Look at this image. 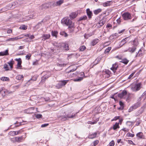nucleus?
<instances>
[{"label": "nucleus", "instance_id": "nucleus-2", "mask_svg": "<svg viewBox=\"0 0 146 146\" xmlns=\"http://www.w3.org/2000/svg\"><path fill=\"white\" fill-rule=\"evenodd\" d=\"M14 63V61L13 59H12L10 61L7 62L8 64L10 66V67H9L8 65L7 64L5 63L3 65L4 69L6 71L11 70L13 68V65Z\"/></svg>", "mask_w": 146, "mask_h": 146}, {"label": "nucleus", "instance_id": "nucleus-38", "mask_svg": "<svg viewBox=\"0 0 146 146\" xmlns=\"http://www.w3.org/2000/svg\"><path fill=\"white\" fill-rule=\"evenodd\" d=\"M87 17L86 15H84L82 17H80L79 19V21H81L82 20H85L87 19Z\"/></svg>", "mask_w": 146, "mask_h": 146}, {"label": "nucleus", "instance_id": "nucleus-33", "mask_svg": "<svg viewBox=\"0 0 146 146\" xmlns=\"http://www.w3.org/2000/svg\"><path fill=\"white\" fill-rule=\"evenodd\" d=\"M1 80L3 81H9V78L8 77H2L1 78Z\"/></svg>", "mask_w": 146, "mask_h": 146}, {"label": "nucleus", "instance_id": "nucleus-8", "mask_svg": "<svg viewBox=\"0 0 146 146\" xmlns=\"http://www.w3.org/2000/svg\"><path fill=\"white\" fill-rule=\"evenodd\" d=\"M63 3V0H59L56 2H50V4L52 5V7H54L55 6L60 5Z\"/></svg>", "mask_w": 146, "mask_h": 146}, {"label": "nucleus", "instance_id": "nucleus-34", "mask_svg": "<svg viewBox=\"0 0 146 146\" xmlns=\"http://www.w3.org/2000/svg\"><path fill=\"white\" fill-rule=\"evenodd\" d=\"M23 78V75H18L16 76V79L19 80H22Z\"/></svg>", "mask_w": 146, "mask_h": 146}, {"label": "nucleus", "instance_id": "nucleus-26", "mask_svg": "<svg viewBox=\"0 0 146 146\" xmlns=\"http://www.w3.org/2000/svg\"><path fill=\"white\" fill-rule=\"evenodd\" d=\"M99 41V40L97 38H95L91 42V44L94 46L96 45Z\"/></svg>", "mask_w": 146, "mask_h": 146}, {"label": "nucleus", "instance_id": "nucleus-35", "mask_svg": "<svg viewBox=\"0 0 146 146\" xmlns=\"http://www.w3.org/2000/svg\"><path fill=\"white\" fill-rule=\"evenodd\" d=\"M102 11V9H99L97 10H96L94 11V13L95 15H97L99 13Z\"/></svg>", "mask_w": 146, "mask_h": 146}, {"label": "nucleus", "instance_id": "nucleus-18", "mask_svg": "<svg viewBox=\"0 0 146 146\" xmlns=\"http://www.w3.org/2000/svg\"><path fill=\"white\" fill-rule=\"evenodd\" d=\"M118 65L117 63L113 64L112 65V66L111 68V69L112 70L114 73H115L118 67Z\"/></svg>", "mask_w": 146, "mask_h": 146}, {"label": "nucleus", "instance_id": "nucleus-60", "mask_svg": "<svg viewBox=\"0 0 146 146\" xmlns=\"http://www.w3.org/2000/svg\"><path fill=\"white\" fill-rule=\"evenodd\" d=\"M76 68H74L73 69H72L69 70L68 72H66V73H69L70 72H73L74 71H75L76 70Z\"/></svg>", "mask_w": 146, "mask_h": 146}, {"label": "nucleus", "instance_id": "nucleus-47", "mask_svg": "<svg viewBox=\"0 0 146 146\" xmlns=\"http://www.w3.org/2000/svg\"><path fill=\"white\" fill-rule=\"evenodd\" d=\"M127 135L128 137H133L134 136V134L130 133H127Z\"/></svg>", "mask_w": 146, "mask_h": 146}, {"label": "nucleus", "instance_id": "nucleus-55", "mask_svg": "<svg viewBox=\"0 0 146 146\" xmlns=\"http://www.w3.org/2000/svg\"><path fill=\"white\" fill-rule=\"evenodd\" d=\"M23 132V131H22L21 130H20L19 131H16V135H17L19 134H21Z\"/></svg>", "mask_w": 146, "mask_h": 146}, {"label": "nucleus", "instance_id": "nucleus-20", "mask_svg": "<svg viewBox=\"0 0 146 146\" xmlns=\"http://www.w3.org/2000/svg\"><path fill=\"white\" fill-rule=\"evenodd\" d=\"M86 13L87 15L88 16V18L90 19H91L92 15V13L91 11L89 9H86Z\"/></svg>", "mask_w": 146, "mask_h": 146}, {"label": "nucleus", "instance_id": "nucleus-11", "mask_svg": "<svg viewBox=\"0 0 146 146\" xmlns=\"http://www.w3.org/2000/svg\"><path fill=\"white\" fill-rule=\"evenodd\" d=\"M25 137L24 138L23 136L21 137H15L14 138L15 140V141L18 142H20L24 141Z\"/></svg>", "mask_w": 146, "mask_h": 146}, {"label": "nucleus", "instance_id": "nucleus-44", "mask_svg": "<svg viewBox=\"0 0 146 146\" xmlns=\"http://www.w3.org/2000/svg\"><path fill=\"white\" fill-rule=\"evenodd\" d=\"M144 111V109L143 108L141 107V108L139 110L138 112V113L139 114H141Z\"/></svg>", "mask_w": 146, "mask_h": 146}, {"label": "nucleus", "instance_id": "nucleus-14", "mask_svg": "<svg viewBox=\"0 0 146 146\" xmlns=\"http://www.w3.org/2000/svg\"><path fill=\"white\" fill-rule=\"evenodd\" d=\"M22 3L21 1H18L12 3L11 5L12 6H14V7H15L20 5Z\"/></svg>", "mask_w": 146, "mask_h": 146}, {"label": "nucleus", "instance_id": "nucleus-53", "mask_svg": "<svg viewBox=\"0 0 146 146\" xmlns=\"http://www.w3.org/2000/svg\"><path fill=\"white\" fill-rule=\"evenodd\" d=\"M14 124L15 125V127H17L21 125V123H19L17 121L16 123H14Z\"/></svg>", "mask_w": 146, "mask_h": 146}, {"label": "nucleus", "instance_id": "nucleus-30", "mask_svg": "<svg viewBox=\"0 0 146 146\" xmlns=\"http://www.w3.org/2000/svg\"><path fill=\"white\" fill-rule=\"evenodd\" d=\"M63 86L62 84V82L60 81L56 86V87L58 88H60Z\"/></svg>", "mask_w": 146, "mask_h": 146}, {"label": "nucleus", "instance_id": "nucleus-39", "mask_svg": "<svg viewBox=\"0 0 146 146\" xmlns=\"http://www.w3.org/2000/svg\"><path fill=\"white\" fill-rule=\"evenodd\" d=\"M130 94L129 93H127V96L126 99H125L127 102H129V99L130 98Z\"/></svg>", "mask_w": 146, "mask_h": 146}, {"label": "nucleus", "instance_id": "nucleus-57", "mask_svg": "<svg viewBox=\"0 0 146 146\" xmlns=\"http://www.w3.org/2000/svg\"><path fill=\"white\" fill-rule=\"evenodd\" d=\"M97 122L96 121H94V122H92L91 121H89L88 122V124H94L96 123Z\"/></svg>", "mask_w": 146, "mask_h": 146}, {"label": "nucleus", "instance_id": "nucleus-43", "mask_svg": "<svg viewBox=\"0 0 146 146\" xmlns=\"http://www.w3.org/2000/svg\"><path fill=\"white\" fill-rule=\"evenodd\" d=\"M111 49V47H108L104 51V53H108L110 51V50Z\"/></svg>", "mask_w": 146, "mask_h": 146}, {"label": "nucleus", "instance_id": "nucleus-15", "mask_svg": "<svg viewBox=\"0 0 146 146\" xmlns=\"http://www.w3.org/2000/svg\"><path fill=\"white\" fill-rule=\"evenodd\" d=\"M15 60L18 62L17 64V68H20L22 67V60L21 58H16Z\"/></svg>", "mask_w": 146, "mask_h": 146}, {"label": "nucleus", "instance_id": "nucleus-13", "mask_svg": "<svg viewBox=\"0 0 146 146\" xmlns=\"http://www.w3.org/2000/svg\"><path fill=\"white\" fill-rule=\"evenodd\" d=\"M47 74L42 77V81H44L45 80L49 77L51 75V73L49 72H46Z\"/></svg>", "mask_w": 146, "mask_h": 146}, {"label": "nucleus", "instance_id": "nucleus-21", "mask_svg": "<svg viewBox=\"0 0 146 146\" xmlns=\"http://www.w3.org/2000/svg\"><path fill=\"white\" fill-rule=\"evenodd\" d=\"M50 36V34H43L41 38L42 40H45L49 38Z\"/></svg>", "mask_w": 146, "mask_h": 146}, {"label": "nucleus", "instance_id": "nucleus-50", "mask_svg": "<svg viewBox=\"0 0 146 146\" xmlns=\"http://www.w3.org/2000/svg\"><path fill=\"white\" fill-rule=\"evenodd\" d=\"M92 35L89 34H85L84 35V36L85 38H88L89 37L91 36Z\"/></svg>", "mask_w": 146, "mask_h": 146}, {"label": "nucleus", "instance_id": "nucleus-6", "mask_svg": "<svg viewBox=\"0 0 146 146\" xmlns=\"http://www.w3.org/2000/svg\"><path fill=\"white\" fill-rule=\"evenodd\" d=\"M141 103L140 102H138L135 103L133 106L131 107L128 110V112H130L136 109L140 106Z\"/></svg>", "mask_w": 146, "mask_h": 146}, {"label": "nucleus", "instance_id": "nucleus-3", "mask_svg": "<svg viewBox=\"0 0 146 146\" xmlns=\"http://www.w3.org/2000/svg\"><path fill=\"white\" fill-rule=\"evenodd\" d=\"M142 87L141 83H139L135 84L132 85L131 88V90L133 91H137L139 90Z\"/></svg>", "mask_w": 146, "mask_h": 146}, {"label": "nucleus", "instance_id": "nucleus-36", "mask_svg": "<svg viewBox=\"0 0 146 146\" xmlns=\"http://www.w3.org/2000/svg\"><path fill=\"white\" fill-rule=\"evenodd\" d=\"M137 136L140 138H143V133L142 132H139L136 135Z\"/></svg>", "mask_w": 146, "mask_h": 146}, {"label": "nucleus", "instance_id": "nucleus-59", "mask_svg": "<svg viewBox=\"0 0 146 146\" xmlns=\"http://www.w3.org/2000/svg\"><path fill=\"white\" fill-rule=\"evenodd\" d=\"M126 43V42L125 41V40H122L121 42V46L124 44Z\"/></svg>", "mask_w": 146, "mask_h": 146}, {"label": "nucleus", "instance_id": "nucleus-22", "mask_svg": "<svg viewBox=\"0 0 146 146\" xmlns=\"http://www.w3.org/2000/svg\"><path fill=\"white\" fill-rule=\"evenodd\" d=\"M98 133L97 132L90 134L88 136V138L89 139H93L96 137V135Z\"/></svg>", "mask_w": 146, "mask_h": 146}, {"label": "nucleus", "instance_id": "nucleus-12", "mask_svg": "<svg viewBox=\"0 0 146 146\" xmlns=\"http://www.w3.org/2000/svg\"><path fill=\"white\" fill-rule=\"evenodd\" d=\"M106 23V21L104 19H102L99 23L96 24V26L98 28H100L102 26Z\"/></svg>", "mask_w": 146, "mask_h": 146}, {"label": "nucleus", "instance_id": "nucleus-63", "mask_svg": "<svg viewBox=\"0 0 146 146\" xmlns=\"http://www.w3.org/2000/svg\"><path fill=\"white\" fill-rule=\"evenodd\" d=\"M57 65L58 66H59L60 67H62L64 65V64H60L58 63L57 64Z\"/></svg>", "mask_w": 146, "mask_h": 146}, {"label": "nucleus", "instance_id": "nucleus-17", "mask_svg": "<svg viewBox=\"0 0 146 146\" xmlns=\"http://www.w3.org/2000/svg\"><path fill=\"white\" fill-rule=\"evenodd\" d=\"M8 93V91L6 90L3 89H2L1 90H0V94L3 97L5 96Z\"/></svg>", "mask_w": 146, "mask_h": 146}, {"label": "nucleus", "instance_id": "nucleus-49", "mask_svg": "<svg viewBox=\"0 0 146 146\" xmlns=\"http://www.w3.org/2000/svg\"><path fill=\"white\" fill-rule=\"evenodd\" d=\"M36 117L38 119H39L42 118V115L40 114H38L35 115Z\"/></svg>", "mask_w": 146, "mask_h": 146}, {"label": "nucleus", "instance_id": "nucleus-31", "mask_svg": "<svg viewBox=\"0 0 146 146\" xmlns=\"http://www.w3.org/2000/svg\"><path fill=\"white\" fill-rule=\"evenodd\" d=\"M119 123H116L113 126V129L115 130L117 128H119Z\"/></svg>", "mask_w": 146, "mask_h": 146}, {"label": "nucleus", "instance_id": "nucleus-10", "mask_svg": "<svg viewBox=\"0 0 146 146\" xmlns=\"http://www.w3.org/2000/svg\"><path fill=\"white\" fill-rule=\"evenodd\" d=\"M76 114H72L71 116L69 115H67L66 116H62L61 117V119L62 121H66L68 119V118H72L75 116Z\"/></svg>", "mask_w": 146, "mask_h": 146}, {"label": "nucleus", "instance_id": "nucleus-5", "mask_svg": "<svg viewBox=\"0 0 146 146\" xmlns=\"http://www.w3.org/2000/svg\"><path fill=\"white\" fill-rule=\"evenodd\" d=\"M122 17L125 20H127L131 19V16L130 13L127 12L124 13L122 15Z\"/></svg>", "mask_w": 146, "mask_h": 146}, {"label": "nucleus", "instance_id": "nucleus-16", "mask_svg": "<svg viewBox=\"0 0 146 146\" xmlns=\"http://www.w3.org/2000/svg\"><path fill=\"white\" fill-rule=\"evenodd\" d=\"M22 36V35H21L20 36H18L15 37L10 38L8 40L13 41H15L18 39L22 38L23 37Z\"/></svg>", "mask_w": 146, "mask_h": 146}, {"label": "nucleus", "instance_id": "nucleus-45", "mask_svg": "<svg viewBox=\"0 0 146 146\" xmlns=\"http://www.w3.org/2000/svg\"><path fill=\"white\" fill-rule=\"evenodd\" d=\"M58 33L57 31H52V35L53 36L56 37Z\"/></svg>", "mask_w": 146, "mask_h": 146}, {"label": "nucleus", "instance_id": "nucleus-32", "mask_svg": "<svg viewBox=\"0 0 146 146\" xmlns=\"http://www.w3.org/2000/svg\"><path fill=\"white\" fill-rule=\"evenodd\" d=\"M63 46L65 50H69V46L67 44H64V45Z\"/></svg>", "mask_w": 146, "mask_h": 146}, {"label": "nucleus", "instance_id": "nucleus-51", "mask_svg": "<svg viewBox=\"0 0 146 146\" xmlns=\"http://www.w3.org/2000/svg\"><path fill=\"white\" fill-rule=\"evenodd\" d=\"M119 104L121 106V108L122 109H123L124 108V104L121 101H120L119 102Z\"/></svg>", "mask_w": 146, "mask_h": 146}, {"label": "nucleus", "instance_id": "nucleus-1", "mask_svg": "<svg viewBox=\"0 0 146 146\" xmlns=\"http://www.w3.org/2000/svg\"><path fill=\"white\" fill-rule=\"evenodd\" d=\"M62 23H64L67 26H69V27H73L74 26V24L72 23V21L68 17H65L61 20Z\"/></svg>", "mask_w": 146, "mask_h": 146}, {"label": "nucleus", "instance_id": "nucleus-23", "mask_svg": "<svg viewBox=\"0 0 146 146\" xmlns=\"http://www.w3.org/2000/svg\"><path fill=\"white\" fill-rule=\"evenodd\" d=\"M77 14L75 12H72L70 15V19H73L75 18L76 17Z\"/></svg>", "mask_w": 146, "mask_h": 146}, {"label": "nucleus", "instance_id": "nucleus-61", "mask_svg": "<svg viewBox=\"0 0 146 146\" xmlns=\"http://www.w3.org/2000/svg\"><path fill=\"white\" fill-rule=\"evenodd\" d=\"M48 125V123H45V124H44L42 125L41 126V127H46Z\"/></svg>", "mask_w": 146, "mask_h": 146}, {"label": "nucleus", "instance_id": "nucleus-27", "mask_svg": "<svg viewBox=\"0 0 146 146\" xmlns=\"http://www.w3.org/2000/svg\"><path fill=\"white\" fill-rule=\"evenodd\" d=\"M143 52L140 49L136 55L135 57H138L142 56L143 55Z\"/></svg>", "mask_w": 146, "mask_h": 146}, {"label": "nucleus", "instance_id": "nucleus-48", "mask_svg": "<svg viewBox=\"0 0 146 146\" xmlns=\"http://www.w3.org/2000/svg\"><path fill=\"white\" fill-rule=\"evenodd\" d=\"M83 78H82L80 77L78 78L75 79L74 81L76 82H79L82 80Z\"/></svg>", "mask_w": 146, "mask_h": 146}, {"label": "nucleus", "instance_id": "nucleus-19", "mask_svg": "<svg viewBox=\"0 0 146 146\" xmlns=\"http://www.w3.org/2000/svg\"><path fill=\"white\" fill-rule=\"evenodd\" d=\"M137 49V47L135 46H133L131 47H129L128 49V51L131 53H132L135 52Z\"/></svg>", "mask_w": 146, "mask_h": 146}, {"label": "nucleus", "instance_id": "nucleus-46", "mask_svg": "<svg viewBox=\"0 0 146 146\" xmlns=\"http://www.w3.org/2000/svg\"><path fill=\"white\" fill-rule=\"evenodd\" d=\"M79 50L80 51H82L86 49V47L84 46H80L79 48Z\"/></svg>", "mask_w": 146, "mask_h": 146}, {"label": "nucleus", "instance_id": "nucleus-9", "mask_svg": "<svg viewBox=\"0 0 146 146\" xmlns=\"http://www.w3.org/2000/svg\"><path fill=\"white\" fill-rule=\"evenodd\" d=\"M52 7V5L50 4V2L49 3H46L41 5L40 7V9H46L49 7Z\"/></svg>", "mask_w": 146, "mask_h": 146}, {"label": "nucleus", "instance_id": "nucleus-41", "mask_svg": "<svg viewBox=\"0 0 146 146\" xmlns=\"http://www.w3.org/2000/svg\"><path fill=\"white\" fill-rule=\"evenodd\" d=\"M68 80H61V82H62V84L63 86H65L68 82Z\"/></svg>", "mask_w": 146, "mask_h": 146}, {"label": "nucleus", "instance_id": "nucleus-7", "mask_svg": "<svg viewBox=\"0 0 146 146\" xmlns=\"http://www.w3.org/2000/svg\"><path fill=\"white\" fill-rule=\"evenodd\" d=\"M127 92L126 90H123L122 92L118 94V96L119 98L121 99H125L127 96Z\"/></svg>", "mask_w": 146, "mask_h": 146}, {"label": "nucleus", "instance_id": "nucleus-64", "mask_svg": "<svg viewBox=\"0 0 146 146\" xmlns=\"http://www.w3.org/2000/svg\"><path fill=\"white\" fill-rule=\"evenodd\" d=\"M112 27L110 23L107 24L106 25V27H108V28H110V27Z\"/></svg>", "mask_w": 146, "mask_h": 146}, {"label": "nucleus", "instance_id": "nucleus-52", "mask_svg": "<svg viewBox=\"0 0 146 146\" xmlns=\"http://www.w3.org/2000/svg\"><path fill=\"white\" fill-rule=\"evenodd\" d=\"M115 145V143L114 141L112 140L110 142L109 144L110 146H113Z\"/></svg>", "mask_w": 146, "mask_h": 146}, {"label": "nucleus", "instance_id": "nucleus-40", "mask_svg": "<svg viewBox=\"0 0 146 146\" xmlns=\"http://www.w3.org/2000/svg\"><path fill=\"white\" fill-rule=\"evenodd\" d=\"M9 135L11 136H14L16 135V131H11L9 133Z\"/></svg>", "mask_w": 146, "mask_h": 146}, {"label": "nucleus", "instance_id": "nucleus-37", "mask_svg": "<svg viewBox=\"0 0 146 146\" xmlns=\"http://www.w3.org/2000/svg\"><path fill=\"white\" fill-rule=\"evenodd\" d=\"M111 2V1H108L104 3L103 4V6L105 7L108 6L110 5V3Z\"/></svg>", "mask_w": 146, "mask_h": 146}, {"label": "nucleus", "instance_id": "nucleus-29", "mask_svg": "<svg viewBox=\"0 0 146 146\" xmlns=\"http://www.w3.org/2000/svg\"><path fill=\"white\" fill-rule=\"evenodd\" d=\"M129 60L126 58H123L121 59V60L119 61L120 62H122L125 64H127L129 62Z\"/></svg>", "mask_w": 146, "mask_h": 146}, {"label": "nucleus", "instance_id": "nucleus-25", "mask_svg": "<svg viewBox=\"0 0 146 146\" xmlns=\"http://www.w3.org/2000/svg\"><path fill=\"white\" fill-rule=\"evenodd\" d=\"M9 54L8 50H6L5 51L0 52V56H3Z\"/></svg>", "mask_w": 146, "mask_h": 146}, {"label": "nucleus", "instance_id": "nucleus-24", "mask_svg": "<svg viewBox=\"0 0 146 146\" xmlns=\"http://www.w3.org/2000/svg\"><path fill=\"white\" fill-rule=\"evenodd\" d=\"M35 108L33 107L31 108L28 109L27 111L28 113H34V110Z\"/></svg>", "mask_w": 146, "mask_h": 146}, {"label": "nucleus", "instance_id": "nucleus-62", "mask_svg": "<svg viewBox=\"0 0 146 146\" xmlns=\"http://www.w3.org/2000/svg\"><path fill=\"white\" fill-rule=\"evenodd\" d=\"M119 116H115L114 117V119L112 120H116L119 119Z\"/></svg>", "mask_w": 146, "mask_h": 146}, {"label": "nucleus", "instance_id": "nucleus-28", "mask_svg": "<svg viewBox=\"0 0 146 146\" xmlns=\"http://www.w3.org/2000/svg\"><path fill=\"white\" fill-rule=\"evenodd\" d=\"M133 44L134 45V46H135L136 47L139 44L137 38H135L133 40Z\"/></svg>", "mask_w": 146, "mask_h": 146}, {"label": "nucleus", "instance_id": "nucleus-54", "mask_svg": "<svg viewBox=\"0 0 146 146\" xmlns=\"http://www.w3.org/2000/svg\"><path fill=\"white\" fill-rule=\"evenodd\" d=\"M93 146H95L97 145L99 143V141L98 140H96L93 142Z\"/></svg>", "mask_w": 146, "mask_h": 146}, {"label": "nucleus", "instance_id": "nucleus-42", "mask_svg": "<svg viewBox=\"0 0 146 146\" xmlns=\"http://www.w3.org/2000/svg\"><path fill=\"white\" fill-rule=\"evenodd\" d=\"M27 26H26L25 25H22L21 26L19 27V29H20L23 30H26L27 29Z\"/></svg>", "mask_w": 146, "mask_h": 146}, {"label": "nucleus", "instance_id": "nucleus-56", "mask_svg": "<svg viewBox=\"0 0 146 146\" xmlns=\"http://www.w3.org/2000/svg\"><path fill=\"white\" fill-rule=\"evenodd\" d=\"M31 56V55L30 54H29L26 56V59H27L28 60L30 59V57Z\"/></svg>", "mask_w": 146, "mask_h": 146}, {"label": "nucleus", "instance_id": "nucleus-58", "mask_svg": "<svg viewBox=\"0 0 146 146\" xmlns=\"http://www.w3.org/2000/svg\"><path fill=\"white\" fill-rule=\"evenodd\" d=\"M135 74L134 72H133L129 76V77H128V79H130L134 75V74Z\"/></svg>", "mask_w": 146, "mask_h": 146}, {"label": "nucleus", "instance_id": "nucleus-4", "mask_svg": "<svg viewBox=\"0 0 146 146\" xmlns=\"http://www.w3.org/2000/svg\"><path fill=\"white\" fill-rule=\"evenodd\" d=\"M59 47L58 46H54V48H52L50 49L49 51V53L50 55H52L53 54H56L58 52V48Z\"/></svg>", "mask_w": 146, "mask_h": 146}]
</instances>
